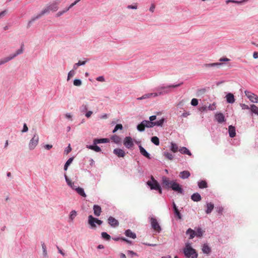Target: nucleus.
<instances>
[{"mask_svg": "<svg viewBox=\"0 0 258 258\" xmlns=\"http://www.w3.org/2000/svg\"><path fill=\"white\" fill-rule=\"evenodd\" d=\"M113 152L118 157H123L125 155V153L124 150L119 148L114 149Z\"/></svg>", "mask_w": 258, "mask_h": 258, "instance_id": "obj_17", "label": "nucleus"}, {"mask_svg": "<svg viewBox=\"0 0 258 258\" xmlns=\"http://www.w3.org/2000/svg\"><path fill=\"white\" fill-rule=\"evenodd\" d=\"M41 15H40V14H38L37 16H36L35 17H33L28 23V24H27V28H29L32 23L34 22L35 20L39 19L40 17H41Z\"/></svg>", "mask_w": 258, "mask_h": 258, "instance_id": "obj_37", "label": "nucleus"}, {"mask_svg": "<svg viewBox=\"0 0 258 258\" xmlns=\"http://www.w3.org/2000/svg\"><path fill=\"white\" fill-rule=\"evenodd\" d=\"M214 208V205L212 203H209L207 204V209L206 210V213L207 214H209L212 212L213 209Z\"/></svg>", "mask_w": 258, "mask_h": 258, "instance_id": "obj_32", "label": "nucleus"}, {"mask_svg": "<svg viewBox=\"0 0 258 258\" xmlns=\"http://www.w3.org/2000/svg\"><path fill=\"white\" fill-rule=\"evenodd\" d=\"M39 137L37 134H35L33 138L30 140L28 146L29 149L30 150H32L35 149L38 143Z\"/></svg>", "mask_w": 258, "mask_h": 258, "instance_id": "obj_9", "label": "nucleus"}, {"mask_svg": "<svg viewBox=\"0 0 258 258\" xmlns=\"http://www.w3.org/2000/svg\"><path fill=\"white\" fill-rule=\"evenodd\" d=\"M149 219H150V222L152 228L157 232H160L161 231V228L156 218L150 217Z\"/></svg>", "mask_w": 258, "mask_h": 258, "instance_id": "obj_7", "label": "nucleus"}, {"mask_svg": "<svg viewBox=\"0 0 258 258\" xmlns=\"http://www.w3.org/2000/svg\"><path fill=\"white\" fill-rule=\"evenodd\" d=\"M101 236L104 239L106 240H109L111 238L110 236L105 232H102Z\"/></svg>", "mask_w": 258, "mask_h": 258, "instance_id": "obj_46", "label": "nucleus"}, {"mask_svg": "<svg viewBox=\"0 0 258 258\" xmlns=\"http://www.w3.org/2000/svg\"><path fill=\"white\" fill-rule=\"evenodd\" d=\"M190 175V172L187 170H184L180 173V177L182 179H186Z\"/></svg>", "mask_w": 258, "mask_h": 258, "instance_id": "obj_27", "label": "nucleus"}, {"mask_svg": "<svg viewBox=\"0 0 258 258\" xmlns=\"http://www.w3.org/2000/svg\"><path fill=\"white\" fill-rule=\"evenodd\" d=\"M111 140L116 144H120L121 142V139L117 135H113L110 138Z\"/></svg>", "mask_w": 258, "mask_h": 258, "instance_id": "obj_34", "label": "nucleus"}, {"mask_svg": "<svg viewBox=\"0 0 258 258\" xmlns=\"http://www.w3.org/2000/svg\"><path fill=\"white\" fill-rule=\"evenodd\" d=\"M124 234L128 237L135 239L136 238V234L132 231L130 229H127L124 232Z\"/></svg>", "mask_w": 258, "mask_h": 258, "instance_id": "obj_24", "label": "nucleus"}, {"mask_svg": "<svg viewBox=\"0 0 258 258\" xmlns=\"http://www.w3.org/2000/svg\"><path fill=\"white\" fill-rule=\"evenodd\" d=\"M103 221L97 218H94L92 215L88 217V223L92 228L96 227L95 223L100 225L102 224Z\"/></svg>", "mask_w": 258, "mask_h": 258, "instance_id": "obj_8", "label": "nucleus"}, {"mask_svg": "<svg viewBox=\"0 0 258 258\" xmlns=\"http://www.w3.org/2000/svg\"><path fill=\"white\" fill-rule=\"evenodd\" d=\"M139 148L141 155L148 159H151V155L141 145H139Z\"/></svg>", "mask_w": 258, "mask_h": 258, "instance_id": "obj_16", "label": "nucleus"}, {"mask_svg": "<svg viewBox=\"0 0 258 258\" xmlns=\"http://www.w3.org/2000/svg\"><path fill=\"white\" fill-rule=\"evenodd\" d=\"M206 91V90L205 88H201V89H199L197 90V96H202L203 95H204L205 92Z\"/></svg>", "mask_w": 258, "mask_h": 258, "instance_id": "obj_48", "label": "nucleus"}, {"mask_svg": "<svg viewBox=\"0 0 258 258\" xmlns=\"http://www.w3.org/2000/svg\"><path fill=\"white\" fill-rule=\"evenodd\" d=\"M183 84V82H181L178 84H173L166 86L163 85L157 89L155 93L157 94V96L168 94L171 91L172 89L180 87Z\"/></svg>", "mask_w": 258, "mask_h": 258, "instance_id": "obj_2", "label": "nucleus"}, {"mask_svg": "<svg viewBox=\"0 0 258 258\" xmlns=\"http://www.w3.org/2000/svg\"><path fill=\"white\" fill-rule=\"evenodd\" d=\"M225 98L226 102L230 104L233 103L235 101L234 95L232 93L230 92L228 93L226 95Z\"/></svg>", "mask_w": 258, "mask_h": 258, "instance_id": "obj_14", "label": "nucleus"}, {"mask_svg": "<svg viewBox=\"0 0 258 258\" xmlns=\"http://www.w3.org/2000/svg\"><path fill=\"white\" fill-rule=\"evenodd\" d=\"M186 234L189 235V239H191L196 236V231L191 228H188L185 232Z\"/></svg>", "mask_w": 258, "mask_h": 258, "instance_id": "obj_29", "label": "nucleus"}, {"mask_svg": "<svg viewBox=\"0 0 258 258\" xmlns=\"http://www.w3.org/2000/svg\"><path fill=\"white\" fill-rule=\"evenodd\" d=\"M174 215L177 217V218L178 219H182V215L179 211L178 209L175 210L173 211Z\"/></svg>", "mask_w": 258, "mask_h": 258, "instance_id": "obj_50", "label": "nucleus"}, {"mask_svg": "<svg viewBox=\"0 0 258 258\" xmlns=\"http://www.w3.org/2000/svg\"><path fill=\"white\" fill-rule=\"evenodd\" d=\"M76 191L81 196L85 198L86 197V195L84 189L80 187H78L77 188H76Z\"/></svg>", "mask_w": 258, "mask_h": 258, "instance_id": "obj_35", "label": "nucleus"}, {"mask_svg": "<svg viewBox=\"0 0 258 258\" xmlns=\"http://www.w3.org/2000/svg\"><path fill=\"white\" fill-rule=\"evenodd\" d=\"M179 151L182 154H186L190 156L192 155L190 151L187 148L184 147L180 148Z\"/></svg>", "mask_w": 258, "mask_h": 258, "instance_id": "obj_30", "label": "nucleus"}, {"mask_svg": "<svg viewBox=\"0 0 258 258\" xmlns=\"http://www.w3.org/2000/svg\"><path fill=\"white\" fill-rule=\"evenodd\" d=\"M184 255L186 257L197 258L198 254L196 249L193 248L190 243H186L183 250Z\"/></svg>", "mask_w": 258, "mask_h": 258, "instance_id": "obj_3", "label": "nucleus"}, {"mask_svg": "<svg viewBox=\"0 0 258 258\" xmlns=\"http://www.w3.org/2000/svg\"><path fill=\"white\" fill-rule=\"evenodd\" d=\"M142 125L148 128H150L154 126L153 121H150V120H144L141 122Z\"/></svg>", "mask_w": 258, "mask_h": 258, "instance_id": "obj_22", "label": "nucleus"}, {"mask_svg": "<svg viewBox=\"0 0 258 258\" xmlns=\"http://www.w3.org/2000/svg\"><path fill=\"white\" fill-rule=\"evenodd\" d=\"M199 109L201 112L207 111V105H204L202 106H200Z\"/></svg>", "mask_w": 258, "mask_h": 258, "instance_id": "obj_59", "label": "nucleus"}, {"mask_svg": "<svg viewBox=\"0 0 258 258\" xmlns=\"http://www.w3.org/2000/svg\"><path fill=\"white\" fill-rule=\"evenodd\" d=\"M28 127L26 123H25L23 124V128L22 130V133H26L28 132Z\"/></svg>", "mask_w": 258, "mask_h": 258, "instance_id": "obj_61", "label": "nucleus"}, {"mask_svg": "<svg viewBox=\"0 0 258 258\" xmlns=\"http://www.w3.org/2000/svg\"><path fill=\"white\" fill-rule=\"evenodd\" d=\"M121 240L123 241H125L126 242V243L130 244H132L133 243H132V241L131 240H130L127 239H126V238L125 237H122V238H121Z\"/></svg>", "mask_w": 258, "mask_h": 258, "instance_id": "obj_62", "label": "nucleus"}, {"mask_svg": "<svg viewBox=\"0 0 258 258\" xmlns=\"http://www.w3.org/2000/svg\"><path fill=\"white\" fill-rule=\"evenodd\" d=\"M157 96V94L155 93V92L153 93H147L144 95H143L142 97H139L138 98V100H142L146 98H149L151 97H155Z\"/></svg>", "mask_w": 258, "mask_h": 258, "instance_id": "obj_23", "label": "nucleus"}, {"mask_svg": "<svg viewBox=\"0 0 258 258\" xmlns=\"http://www.w3.org/2000/svg\"><path fill=\"white\" fill-rule=\"evenodd\" d=\"M127 8L128 9L136 10L138 8V6H137V4H135L134 5H128L127 6Z\"/></svg>", "mask_w": 258, "mask_h": 258, "instance_id": "obj_58", "label": "nucleus"}, {"mask_svg": "<svg viewBox=\"0 0 258 258\" xmlns=\"http://www.w3.org/2000/svg\"><path fill=\"white\" fill-rule=\"evenodd\" d=\"M204 231L202 230L201 227H198L196 231V236L198 237H201L204 233Z\"/></svg>", "mask_w": 258, "mask_h": 258, "instance_id": "obj_40", "label": "nucleus"}, {"mask_svg": "<svg viewBox=\"0 0 258 258\" xmlns=\"http://www.w3.org/2000/svg\"><path fill=\"white\" fill-rule=\"evenodd\" d=\"M178 149V146L176 144L171 142V146H170V150L173 152L176 153L177 152Z\"/></svg>", "mask_w": 258, "mask_h": 258, "instance_id": "obj_43", "label": "nucleus"}, {"mask_svg": "<svg viewBox=\"0 0 258 258\" xmlns=\"http://www.w3.org/2000/svg\"><path fill=\"white\" fill-rule=\"evenodd\" d=\"M81 0H76L74 3L71 4L68 8H70V9L73 7L75 5H76L78 3H79Z\"/></svg>", "mask_w": 258, "mask_h": 258, "instance_id": "obj_63", "label": "nucleus"}, {"mask_svg": "<svg viewBox=\"0 0 258 258\" xmlns=\"http://www.w3.org/2000/svg\"><path fill=\"white\" fill-rule=\"evenodd\" d=\"M80 110L82 113H93L92 111L88 110L87 105L85 104H83L81 106Z\"/></svg>", "mask_w": 258, "mask_h": 258, "instance_id": "obj_41", "label": "nucleus"}, {"mask_svg": "<svg viewBox=\"0 0 258 258\" xmlns=\"http://www.w3.org/2000/svg\"><path fill=\"white\" fill-rule=\"evenodd\" d=\"M199 100L198 99L193 98L191 99L190 104L193 106H196L198 105Z\"/></svg>", "mask_w": 258, "mask_h": 258, "instance_id": "obj_53", "label": "nucleus"}, {"mask_svg": "<svg viewBox=\"0 0 258 258\" xmlns=\"http://www.w3.org/2000/svg\"><path fill=\"white\" fill-rule=\"evenodd\" d=\"M107 221L108 224L112 227H116L119 225L118 220L112 216L108 217Z\"/></svg>", "mask_w": 258, "mask_h": 258, "instance_id": "obj_13", "label": "nucleus"}, {"mask_svg": "<svg viewBox=\"0 0 258 258\" xmlns=\"http://www.w3.org/2000/svg\"><path fill=\"white\" fill-rule=\"evenodd\" d=\"M58 3L55 2L52 4L49 5L48 6L43 9L39 13L41 16L42 15L49 13L50 11L55 12L58 9Z\"/></svg>", "mask_w": 258, "mask_h": 258, "instance_id": "obj_5", "label": "nucleus"}, {"mask_svg": "<svg viewBox=\"0 0 258 258\" xmlns=\"http://www.w3.org/2000/svg\"><path fill=\"white\" fill-rule=\"evenodd\" d=\"M200 188L203 189L208 187L207 183L205 180H201L198 182Z\"/></svg>", "mask_w": 258, "mask_h": 258, "instance_id": "obj_36", "label": "nucleus"}, {"mask_svg": "<svg viewBox=\"0 0 258 258\" xmlns=\"http://www.w3.org/2000/svg\"><path fill=\"white\" fill-rule=\"evenodd\" d=\"M72 151V148L71 147L70 144L65 149L64 153L66 154H69Z\"/></svg>", "mask_w": 258, "mask_h": 258, "instance_id": "obj_57", "label": "nucleus"}, {"mask_svg": "<svg viewBox=\"0 0 258 258\" xmlns=\"http://www.w3.org/2000/svg\"><path fill=\"white\" fill-rule=\"evenodd\" d=\"M82 84V81L79 79H75L74 80L73 84L75 86H80Z\"/></svg>", "mask_w": 258, "mask_h": 258, "instance_id": "obj_47", "label": "nucleus"}, {"mask_svg": "<svg viewBox=\"0 0 258 258\" xmlns=\"http://www.w3.org/2000/svg\"><path fill=\"white\" fill-rule=\"evenodd\" d=\"M202 251L204 253L208 254L210 253L211 249L207 244H204L202 247Z\"/></svg>", "mask_w": 258, "mask_h": 258, "instance_id": "obj_33", "label": "nucleus"}, {"mask_svg": "<svg viewBox=\"0 0 258 258\" xmlns=\"http://www.w3.org/2000/svg\"><path fill=\"white\" fill-rule=\"evenodd\" d=\"M151 181H148L147 182V184L150 186L151 189L156 190L157 188H159L160 185L153 176L151 177Z\"/></svg>", "mask_w": 258, "mask_h": 258, "instance_id": "obj_11", "label": "nucleus"}, {"mask_svg": "<svg viewBox=\"0 0 258 258\" xmlns=\"http://www.w3.org/2000/svg\"><path fill=\"white\" fill-rule=\"evenodd\" d=\"M41 246L42 248V255L43 258H48V255L47 252L46 246L43 242H41Z\"/></svg>", "mask_w": 258, "mask_h": 258, "instance_id": "obj_28", "label": "nucleus"}, {"mask_svg": "<svg viewBox=\"0 0 258 258\" xmlns=\"http://www.w3.org/2000/svg\"><path fill=\"white\" fill-rule=\"evenodd\" d=\"M165 121V119L164 118H162L159 120L156 121H153L154 126H162L164 122Z\"/></svg>", "mask_w": 258, "mask_h": 258, "instance_id": "obj_45", "label": "nucleus"}, {"mask_svg": "<svg viewBox=\"0 0 258 258\" xmlns=\"http://www.w3.org/2000/svg\"><path fill=\"white\" fill-rule=\"evenodd\" d=\"M221 62H214L211 63H204L202 65L203 68H219L220 66L222 65Z\"/></svg>", "mask_w": 258, "mask_h": 258, "instance_id": "obj_15", "label": "nucleus"}, {"mask_svg": "<svg viewBox=\"0 0 258 258\" xmlns=\"http://www.w3.org/2000/svg\"><path fill=\"white\" fill-rule=\"evenodd\" d=\"M244 93L251 102L253 103H258V96L255 94L248 90H245Z\"/></svg>", "mask_w": 258, "mask_h": 258, "instance_id": "obj_10", "label": "nucleus"}, {"mask_svg": "<svg viewBox=\"0 0 258 258\" xmlns=\"http://www.w3.org/2000/svg\"><path fill=\"white\" fill-rule=\"evenodd\" d=\"M73 160H74V157H71L66 161V162L64 164V167H63L64 170L67 171L68 170L69 166L72 163Z\"/></svg>", "mask_w": 258, "mask_h": 258, "instance_id": "obj_38", "label": "nucleus"}, {"mask_svg": "<svg viewBox=\"0 0 258 258\" xmlns=\"http://www.w3.org/2000/svg\"><path fill=\"white\" fill-rule=\"evenodd\" d=\"M164 156L169 160H172L174 158V156L172 154L168 152H164L163 153Z\"/></svg>", "mask_w": 258, "mask_h": 258, "instance_id": "obj_39", "label": "nucleus"}, {"mask_svg": "<svg viewBox=\"0 0 258 258\" xmlns=\"http://www.w3.org/2000/svg\"><path fill=\"white\" fill-rule=\"evenodd\" d=\"M216 108L215 104L213 103L212 104H209L208 106H207V111H213Z\"/></svg>", "mask_w": 258, "mask_h": 258, "instance_id": "obj_54", "label": "nucleus"}, {"mask_svg": "<svg viewBox=\"0 0 258 258\" xmlns=\"http://www.w3.org/2000/svg\"><path fill=\"white\" fill-rule=\"evenodd\" d=\"M151 142L156 146H158L160 144L159 139L156 136H154L151 138Z\"/></svg>", "mask_w": 258, "mask_h": 258, "instance_id": "obj_44", "label": "nucleus"}, {"mask_svg": "<svg viewBox=\"0 0 258 258\" xmlns=\"http://www.w3.org/2000/svg\"><path fill=\"white\" fill-rule=\"evenodd\" d=\"M215 119L219 123H222L225 121L223 114H215Z\"/></svg>", "mask_w": 258, "mask_h": 258, "instance_id": "obj_20", "label": "nucleus"}, {"mask_svg": "<svg viewBox=\"0 0 258 258\" xmlns=\"http://www.w3.org/2000/svg\"><path fill=\"white\" fill-rule=\"evenodd\" d=\"M217 212L220 215L222 214V212L223 211V208L221 206L218 207L216 208Z\"/></svg>", "mask_w": 258, "mask_h": 258, "instance_id": "obj_60", "label": "nucleus"}, {"mask_svg": "<svg viewBox=\"0 0 258 258\" xmlns=\"http://www.w3.org/2000/svg\"><path fill=\"white\" fill-rule=\"evenodd\" d=\"M64 178H65V180H66V181L67 183V184L69 185V186H71V184L73 183V182H72V181L68 177V176L64 174Z\"/></svg>", "mask_w": 258, "mask_h": 258, "instance_id": "obj_56", "label": "nucleus"}, {"mask_svg": "<svg viewBox=\"0 0 258 258\" xmlns=\"http://www.w3.org/2000/svg\"><path fill=\"white\" fill-rule=\"evenodd\" d=\"M24 44H21L20 48L18 49L15 53L10 54L8 57L0 59V66L6 63V62L16 57L17 56L23 53L24 51Z\"/></svg>", "mask_w": 258, "mask_h": 258, "instance_id": "obj_4", "label": "nucleus"}, {"mask_svg": "<svg viewBox=\"0 0 258 258\" xmlns=\"http://www.w3.org/2000/svg\"><path fill=\"white\" fill-rule=\"evenodd\" d=\"M137 130L141 132H144L145 131V127L142 125L141 123L137 125Z\"/></svg>", "mask_w": 258, "mask_h": 258, "instance_id": "obj_55", "label": "nucleus"}, {"mask_svg": "<svg viewBox=\"0 0 258 258\" xmlns=\"http://www.w3.org/2000/svg\"><path fill=\"white\" fill-rule=\"evenodd\" d=\"M191 199L194 202H199L201 200L202 197H201V195L198 192H196V193L193 194L191 196Z\"/></svg>", "mask_w": 258, "mask_h": 258, "instance_id": "obj_26", "label": "nucleus"}, {"mask_svg": "<svg viewBox=\"0 0 258 258\" xmlns=\"http://www.w3.org/2000/svg\"><path fill=\"white\" fill-rule=\"evenodd\" d=\"M109 142V140L107 138H101V139H94L93 140V143L94 144L107 143Z\"/></svg>", "mask_w": 258, "mask_h": 258, "instance_id": "obj_18", "label": "nucleus"}, {"mask_svg": "<svg viewBox=\"0 0 258 258\" xmlns=\"http://www.w3.org/2000/svg\"><path fill=\"white\" fill-rule=\"evenodd\" d=\"M77 213L75 210H72L69 215V220L71 221H73L77 216Z\"/></svg>", "mask_w": 258, "mask_h": 258, "instance_id": "obj_42", "label": "nucleus"}, {"mask_svg": "<svg viewBox=\"0 0 258 258\" xmlns=\"http://www.w3.org/2000/svg\"><path fill=\"white\" fill-rule=\"evenodd\" d=\"M88 60V59H86V60L85 61L79 60L77 63H76L74 64V70H76L79 66L85 65Z\"/></svg>", "mask_w": 258, "mask_h": 258, "instance_id": "obj_31", "label": "nucleus"}, {"mask_svg": "<svg viewBox=\"0 0 258 258\" xmlns=\"http://www.w3.org/2000/svg\"><path fill=\"white\" fill-rule=\"evenodd\" d=\"M86 148L89 149L93 150L96 152H99L101 151V148L98 146H97V144H94V143H93V145H87Z\"/></svg>", "mask_w": 258, "mask_h": 258, "instance_id": "obj_21", "label": "nucleus"}, {"mask_svg": "<svg viewBox=\"0 0 258 258\" xmlns=\"http://www.w3.org/2000/svg\"><path fill=\"white\" fill-rule=\"evenodd\" d=\"M240 106L242 109L248 110L249 113H258V107L253 104H250V106L249 107L247 105L240 103Z\"/></svg>", "mask_w": 258, "mask_h": 258, "instance_id": "obj_6", "label": "nucleus"}, {"mask_svg": "<svg viewBox=\"0 0 258 258\" xmlns=\"http://www.w3.org/2000/svg\"><path fill=\"white\" fill-rule=\"evenodd\" d=\"M76 70H72L70 71L68 74V77H67V81H69L70 80L71 78L74 76L75 75V71Z\"/></svg>", "mask_w": 258, "mask_h": 258, "instance_id": "obj_49", "label": "nucleus"}, {"mask_svg": "<svg viewBox=\"0 0 258 258\" xmlns=\"http://www.w3.org/2000/svg\"><path fill=\"white\" fill-rule=\"evenodd\" d=\"M228 133L230 137L234 138L236 135L235 127L231 125H229L228 126Z\"/></svg>", "mask_w": 258, "mask_h": 258, "instance_id": "obj_25", "label": "nucleus"}, {"mask_svg": "<svg viewBox=\"0 0 258 258\" xmlns=\"http://www.w3.org/2000/svg\"><path fill=\"white\" fill-rule=\"evenodd\" d=\"M96 80L99 82H103L105 81L104 77L102 76H99L96 78Z\"/></svg>", "mask_w": 258, "mask_h": 258, "instance_id": "obj_64", "label": "nucleus"}, {"mask_svg": "<svg viewBox=\"0 0 258 258\" xmlns=\"http://www.w3.org/2000/svg\"><path fill=\"white\" fill-rule=\"evenodd\" d=\"M162 184L163 187L166 189L171 188L174 191L177 192L182 195L184 194V190L180 184L174 180H170L167 177H162Z\"/></svg>", "mask_w": 258, "mask_h": 258, "instance_id": "obj_1", "label": "nucleus"}, {"mask_svg": "<svg viewBox=\"0 0 258 258\" xmlns=\"http://www.w3.org/2000/svg\"><path fill=\"white\" fill-rule=\"evenodd\" d=\"M93 211L94 214L96 216H99L101 213V208L100 206L98 205H94L93 206Z\"/></svg>", "mask_w": 258, "mask_h": 258, "instance_id": "obj_19", "label": "nucleus"}, {"mask_svg": "<svg viewBox=\"0 0 258 258\" xmlns=\"http://www.w3.org/2000/svg\"><path fill=\"white\" fill-rule=\"evenodd\" d=\"M123 128L122 125L121 124H117L114 127L112 132L113 133H115L118 131V130H122Z\"/></svg>", "mask_w": 258, "mask_h": 258, "instance_id": "obj_52", "label": "nucleus"}, {"mask_svg": "<svg viewBox=\"0 0 258 258\" xmlns=\"http://www.w3.org/2000/svg\"><path fill=\"white\" fill-rule=\"evenodd\" d=\"M126 253L128 255H130L131 257H133L134 256H138V254L136 252H135L132 250H127Z\"/></svg>", "mask_w": 258, "mask_h": 258, "instance_id": "obj_51", "label": "nucleus"}, {"mask_svg": "<svg viewBox=\"0 0 258 258\" xmlns=\"http://www.w3.org/2000/svg\"><path fill=\"white\" fill-rule=\"evenodd\" d=\"M123 145L127 149H131L134 144L132 138L131 137H126L123 140Z\"/></svg>", "mask_w": 258, "mask_h": 258, "instance_id": "obj_12", "label": "nucleus"}]
</instances>
